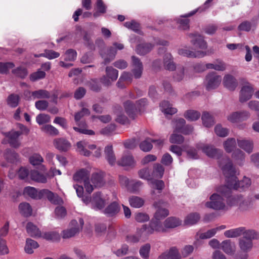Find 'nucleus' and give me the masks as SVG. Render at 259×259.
I'll use <instances>...</instances> for the list:
<instances>
[{
  "label": "nucleus",
  "mask_w": 259,
  "mask_h": 259,
  "mask_svg": "<svg viewBox=\"0 0 259 259\" xmlns=\"http://www.w3.org/2000/svg\"><path fill=\"white\" fill-rule=\"evenodd\" d=\"M219 164L226 178L227 186L230 190L232 189L244 190L251 185V180L246 177H244L241 181H237V171L230 158L223 157L220 159Z\"/></svg>",
  "instance_id": "obj_1"
},
{
  "label": "nucleus",
  "mask_w": 259,
  "mask_h": 259,
  "mask_svg": "<svg viewBox=\"0 0 259 259\" xmlns=\"http://www.w3.org/2000/svg\"><path fill=\"white\" fill-rule=\"evenodd\" d=\"M230 193V190L227 185L218 187L217 193L212 194L209 197V201L205 203V206L215 210H227L228 207L224 197H228Z\"/></svg>",
  "instance_id": "obj_2"
},
{
  "label": "nucleus",
  "mask_w": 259,
  "mask_h": 259,
  "mask_svg": "<svg viewBox=\"0 0 259 259\" xmlns=\"http://www.w3.org/2000/svg\"><path fill=\"white\" fill-rule=\"evenodd\" d=\"M23 193L24 195L35 199L47 198L50 202L54 204H61L63 202L62 199L57 194L48 189H44L38 191L36 188L29 186L24 188Z\"/></svg>",
  "instance_id": "obj_3"
},
{
  "label": "nucleus",
  "mask_w": 259,
  "mask_h": 259,
  "mask_svg": "<svg viewBox=\"0 0 259 259\" xmlns=\"http://www.w3.org/2000/svg\"><path fill=\"white\" fill-rule=\"evenodd\" d=\"M147 104V99H141L136 102V105H134L133 102L127 100L123 103V106L128 116L132 119H134L138 111H141L142 108L144 107Z\"/></svg>",
  "instance_id": "obj_4"
},
{
  "label": "nucleus",
  "mask_w": 259,
  "mask_h": 259,
  "mask_svg": "<svg viewBox=\"0 0 259 259\" xmlns=\"http://www.w3.org/2000/svg\"><path fill=\"white\" fill-rule=\"evenodd\" d=\"M82 200L86 205H90L91 207L95 210H100L105 205V199L101 192L94 194L92 198L85 196L82 198Z\"/></svg>",
  "instance_id": "obj_5"
},
{
  "label": "nucleus",
  "mask_w": 259,
  "mask_h": 259,
  "mask_svg": "<svg viewBox=\"0 0 259 259\" xmlns=\"http://www.w3.org/2000/svg\"><path fill=\"white\" fill-rule=\"evenodd\" d=\"M140 231H142V233H143V234L147 235L148 237L155 232H165L166 228L164 226H163L159 220H156L154 218L150 221L148 225H143Z\"/></svg>",
  "instance_id": "obj_6"
},
{
  "label": "nucleus",
  "mask_w": 259,
  "mask_h": 259,
  "mask_svg": "<svg viewBox=\"0 0 259 259\" xmlns=\"http://www.w3.org/2000/svg\"><path fill=\"white\" fill-rule=\"evenodd\" d=\"M5 139L3 143L8 142L12 147L17 148L21 145L19 137L22 134L21 131H15L12 130L9 132L3 133Z\"/></svg>",
  "instance_id": "obj_7"
},
{
  "label": "nucleus",
  "mask_w": 259,
  "mask_h": 259,
  "mask_svg": "<svg viewBox=\"0 0 259 259\" xmlns=\"http://www.w3.org/2000/svg\"><path fill=\"white\" fill-rule=\"evenodd\" d=\"M84 224L83 219H79V224L76 220H72L69 225V227L63 230L62 232V237L63 238H69L73 237L82 229Z\"/></svg>",
  "instance_id": "obj_8"
},
{
  "label": "nucleus",
  "mask_w": 259,
  "mask_h": 259,
  "mask_svg": "<svg viewBox=\"0 0 259 259\" xmlns=\"http://www.w3.org/2000/svg\"><path fill=\"white\" fill-rule=\"evenodd\" d=\"M221 81V76L218 75L215 72H211L206 76L204 83L207 90L209 91L217 88Z\"/></svg>",
  "instance_id": "obj_9"
},
{
  "label": "nucleus",
  "mask_w": 259,
  "mask_h": 259,
  "mask_svg": "<svg viewBox=\"0 0 259 259\" xmlns=\"http://www.w3.org/2000/svg\"><path fill=\"white\" fill-rule=\"evenodd\" d=\"M197 148L201 150L207 156L211 158L220 159V157L223 154V151L211 145L198 144L197 145Z\"/></svg>",
  "instance_id": "obj_10"
},
{
  "label": "nucleus",
  "mask_w": 259,
  "mask_h": 259,
  "mask_svg": "<svg viewBox=\"0 0 259 259\" xmlns=\"http://www.w3.org/2000/svg\"><path fill=\"white\" fill-rule=\"evenodd\" d=\"M106 75L101 78V82L104 85L108 86L111 82L115 81L118 76V71L112 66H107L105 69Z\"/></svg>",
  "instance_id": "obj_11"
},
{
  "label": "nucleus",
  "mask_w": 259,
  "mask_h": 259,
  "mask_svg": "<svg viewBox=\"0 0 259 259\" xmlns=\"http://www.w3.org/2000/svg\"><path fill=\"white\" fill-rule=\"evenodd\" d=\"M239 247L242 253H238L235 255L236 259H247L248 254L247 252L250 250L252 247V241L250 240L240 239L239 243Z\"/></svg>",
  "instance_id": "obj_12"
},
{
  "label": "nucleus",
  "mask_w": 259,
  "mask_h": 259,
  "mask_svg": "<svg viewBox=\"0 0 259 259\" xmlns=\"http://www.w3.org/2000/svg\"><path fill=\"white\" fill-rule=\"evenodd\" d=\"M76 151L85 156H89L91 154L90 150L96 149V145L91 144L85 140L78 142L76 143Z\"/></svg>",
  "instance_id": "obj_13"
},
{
  "label": "nucleus",
  "mask_w": 259,
  "mask_h": 259,
  "mask_svg": "<svg viewBox=\"0 0 259 259\" xmlns=\"http://www.w3.org/2000/svg\"><path fill=\"white\" fill-rule=\"evenodd\" d=\"M252 86L249 83L244 85L240 91L239 101L240 102H245L249 100L253 93Z\"/></svg>",
  "instance_id": "obj_14"
},
{
  "label": "nucleus",
  "mask_w": 259,
  "mask_h": 259,
  "mask_svg": "<svg viewBox=\"0 0 259 259\" xmlns=\"http://www.w3.org/2000/svg\"><path fill=\"white\" fill-rule=\"evenodd\" d=\"M24 95L29 100L48 99L50 97V94L49 92L45 90H39L32 92L26 91L25 92Z\"/></svg>",
  "instance_id": "obj_15"
},
{
  "label": "nucleus",
  "mask_w": 259,
  "mask_h": 259,
  "mask_svg": "<svg viewBox=\"0 0 259 259\" xmlns=\"http://www.w3.org/2000/svg\"><path fill=\"white\" fill-rule=\"evenodd\" d=\"M166 203L162 201L156 202L154 203V206L157 208V210L155 213L154 217L156 220H162L167 217L169 214L168 210L162 207V206H165Z\"/></svg>",
  "instance_id": "obj_16"
},
{
  "label": "nucleus",
  "mask_w": 259,
  "mask_h": 259,
  "mask_svg": "<svg viewBox=\"0 0 259 259\" xmlns=\"http://www.w3.org/2000/svg\"><path fill=\"white\" fill-rule=\"evenodd\" d=\"M142 227L137 229L135 234H130L126 236L125 240L127 242L131 244H135L139 242L140 240L144 241L148 237L147 235L142 233L141 230Z\"/></svg>",
  "instance_id": "obj_17"
},
{
  "label": "nucleus",
  "mask_w": 259,
  "mask_h": 259,
  "mask_svg": "<svg viewBox=\"0 0 259 259\" xmlns=\"http://www.w3.org/2000/svg\"><path fill=\"white\" fill-rule=\"evenodd\" d=\"M132 72L133 75L136 78H139L141 77L143 68L142 63L139 59V58L136 57L135 56H133L132 57Z\"/></svg>",
  "instance_id": "obj_18"
},
{
  "label": "nucleus",
  "mask_w": 259,
  "mask_h": 259,
  "mask_svg": "<svg viewBox=\"0 0 259 259\" xmlns=\"http://www.w3.org/2000/svg\"><path fill=\"white\" fill-rule=\"evenodd\" d=\"M90 172V169L89 168L80 169L74 174L73 179L76 182H84L89 180Z\"/></svg>",
  "instance_id": "obj_19"
},
{
  "label": "nucleus",
  "mask_w": 259,
  "mask_h": 259,
  "mask_svg": "<svg viewBox=\"0 0 259 259\" xmlns=\"http://www.w3.org/2000/svg\"><path fill=\"white\" fill-rule=\"evenodd\" d=\"M117 163L119 165L124 167H133L135 165V161L133 156L127 153H124Z\"/></svg>",
  "instance_id": "obj_20"
},
{
  "label": "nucleus",
  "mask_w": 259,
  "mask_h": 259,
  "mask_svg": "<svg viewBox=\"0 0 259 259\" xmlns=\"http://www.w3.org/2000/svg\"><path fill=\"white\" fill-rule=\"evenodd\" d=\"M190 36L192 38L191 43L195 48L202 50L206 49V43L202 36L197 34H190Z\"/></svg>",
  "instance_id": "obj_21"
},
{
  "label": "nucleus",
  "mask_w": 259,
  "mask_h": 259,
  "mask_svg": "<svg viewBox=\"0 0 259 259\" xmlns=\"http://www.w3.org/2000/svg\"><path fill=\"white\" fill-rule=\"evenodd\" d=\"M179 55L188 57L201 58L206 55V53L202 51L193 52L187 48H182L179 50Z\"/></svg>",
  "instance_id": "obj_22"
},
{
  "label": "nucleus",
  "mask_w": 259,
  "mask_h": 259,
  "mask_svg": "<svg viewBox=\"0 0 259 259\" xmlns=\"http://www.w3.org/2000/svg\"><path fill=\"white\" fill-rule=\"evenodd\" d=\"M54 146L59 150L66 151L71 147L70 143L64 138H57L54 141Z\"/></svg>",
  "instance_id": "obj_23"
},
{
  "label": "nucleus",
  "mask_w": 259,
  "mask_h": 259,
  "mask_svg": "<svg viewBox=\"0 0 259 259\" xmlns=\"http://www.w3.org/2000/svg\"><path fill=\"white\" fill-rule=\"evenodd\" d=\"M47 174L40 173L36 170H31L30 172L31 180L39 183H46L47 182Z\"/></svg>",
  "instance_id": "obj_24"
},
{
  "label": "nucleus",
  "mask_w": 259,
  "mask_h": 259,
  "mask_svg": "<svg viewBox=\"0 0 259 259\" xmlns=\"http://www.w3.org/2000/svg\"><path fill=\"white\" fill-rule=\"evenodd\" d=\"M222 250L227 254L233 255L236 250V245L234 242L230 240L223 241L221 244Z\"/></svg>",
  "instance_id": "obj_25"
},
{
  "label": "nucleus",
  "mask_w": 259,
  "mask_h": 259,
  "mask_svg": "<svg viewBox=\"0 0 259 259\" xmlns=\"http://www.w3.org/2000/svg\"><path fill=\"white\" fill-rule=\"evenodd\" d=\"M257 22V19H253L251 22L244 21L238 26V30L244 31H249L251 30H253L256 28Z\"/></svg>",
  "instance_id": "obj_26"
},
{
  "label": "nucleus",
  "mask_w": 259,
  "mask_h": 259,
  "mask_svg": "<svg viewBox=\"0 0 259 259\" xmlns=\"http://www.w3.org/2000/svg\"><path fill=\"white\" fill-rule=\"evenodd\" d=\"M238 146L248 153L252 152L253 143L252 141L247 139H237Z\"/></svg>",
  "instance_id": "obj_27"
},
{
  "label": "nucleus",
  "mask_w": 259,
  "mask_h": 259,
  "mask_svg": "<svg viewBox=\"0 0 259 259\" xmlns=\"http://www.w3.org/2000/svg\"><path fill=\"white\" fill-rule=\"evenodd\" d=\"M223 82L224 86L231 91L234 90L237 84L235 78L230 74L225 75Z\"/></svg>",
  "instance_id": "obj_28"
},
{
  "label": "nucleus",
  "mask_w": 259,
  "mask_h": 259,
  "mask_svg": "<svg viewBox=\"0 0 259 259\" xmlns=\"http://www.w3.org/2000/svg\"><path fill=\"white\" fill-rule=\"evenodd\" d=\"M91 182L95 187L103 186L105 184L103 173L100 172L93 174L91 177Z\"/></svg>",
  "instance_id": "obj_29"
},
{
  "label": "nucleus",
  "mask_w": 259,
  "mask_h": 259,
  "mask_svg": "<svg viewBox=\"0 0 259 259\" xmlns=\"http://www.w3.org/2000/svg\"><path fill=\"white\" fill-rule=\"evenodd\" d=\"M117 53V50L113 45L107 51V53H101V56L104 59V63L108 64L113 60Z\"/></svg>",
  "instance_id": "obj_30"
},
{
  "label": "nucleus",
  "mask_w": 259,
  "mask_h": 259,
  "mask_svg": "<svg viewBox=\"0 0 259 259\" xmlns=\"http://www.w3.org/2000/svg\"><path fill=\"white\" fill-rule=\"evenodd\" d=\"M149 185L152 188L151 194L154 195L155 194V190H157L159 193H161V190L164 187V183L162 180H152L149 182Z\"/></svg>",
  "instance_id": "obj_31"
},
{
  "label": "nucleus",
  "mask_w": 259,
  "mask_h": 259,
  "mask_svg": "<svg viewBox=\"0 0 259 259\" xmlns=\"http://www.w3.org/2000/svg\"><path fill=\"white\" fill-rule=\"evenodd\" d=\"M162 112L165 115H173L177 112V109L172 107L168 101H163L160 104Z\"/></svg>",
  "instance_id": "obj_32"
},
{
  "label": "nucleus",
  "mask_w": 259,
  "mask_h": 259,
  "mask_svg": "<svg viewBox=\"0 0 259 259\" xmlns=\"http://www.w3.org/2000/svg\"><path fill=\"white\" fill-rule=\"evenodd\" d=\"M27 233L31 237L38 238L41 237V233L39 229L33 223L29 222L26 226Z\"/></svg>",
  "instance_id": "obj_33"
},
{
  "label": "nucleus",
  "mask_w": 259,
  "mask_h": 259,
  "mask_svg": "<svg viewBox=\"0 0 259 259\" xmlns=\"http://www.w3.org/2000/svg\"><path fill=\"white\" fill-rule=\"evenodd\" d=\"M105 154L106 159L109 163L111 165L115 164L116 162V158L112 145H108L105 148Z\"/></svg>",
  "instance_id": "obj_34"
},
{
  "label": "nucleus",
  "mask_w": 259,
  "mask_h": 259,
  "mask_svg": "<svg viewBox=\"0 0 259 259\" xmlns=\"http://www.w3.org/2000/svg\"><path fill=\"white\" fill-rule=\"evenodd\" d=\"M232 157L236 163L241 165L245 160V154L241 150L236 149L233 152Z\"/></svg>",
  "instance_id": "obj_35"
},
{
  "label": "nucleus",
  "mask_w": 259,
  "mask_h": 259,
  "mask_svg": "<svg viewBox=\"0 0 259 259\" xmlns=\"http://www.w3.org/2000/svg\"><path fill=\"white\" fill-rule=\"evenodd\" d=\"M132 80V75L128 72L124 71L120 76L117 82V86L120 88H124V84H121L122 82H126L127 83L131 82Z\"/></svg>",
  "instance_id": "obj_36"
},
{
  "label": "nucleus",
  "mask_w": 259,
  "mask_h": 259,
  "mask_svg": "<svg viewBox=\"0 0 259 259\" xmlns=\"http://www.w3.org/2000/svg\"><path fill=\"white\" fill-rule=\"evenodd\" d=\"M181 223L182 221L179 219L169 217L165 220L164 225L165 228H174L180 226Z\"/></svg>",
  "instance_id": "obj_37"
},
{
  "label": "nucleus",
  "mask_w": 259,
  "mask_h": 259,
  "mask_svg": "<svg viewBox=\"0 0 259 259\" xmlns=\"http://www.w3.org/2000/svg\"><path fill=\"white\" fill-rule=\"evenodd\" d=\"M38 247L39 245L36 241L31 239L28 238L26 240L24 250L27 253L32 254L33 253V249H36Z\"/></svg>",
  "instance_id": "obj_38"
},
{
  "label": "nucleus",
  "mask_w": 259,
  "mask_h": 259,
  "mask_svg": "<svg viewBox=\"0 0 259 259\" xmlns=\"http://www.w3.org/2000/svg\"><path fill=\"white\" fill-rule=\"evenodd\" d=\"M244 230V227H239L227 230L224 232V235L227 238L237 237L242 235Z\"/></svg>",
  "instance_id": "obj_39"
},
{
  "label": "nucleus",
  "mask_w": 259,
  "mask_h": 259,
  "mask_svg": "<svg viewBox=\"0 0 259 259\" xmlns=\"http://www.w3.org/2000/svg\"><path fill=\"white\" fill-rule=\"evenodd\" d=\"M120 209L119 204L114 202L109 205L104 210V213L109 216H112L117 213Z\"/></svg>",
  "instance_id": "obj_40"
},
{
  "label": "nucleus",
  "mask_w": 259,
  "mask_h": 259,
  "mask_svg": "<svg viewBox=\"0 0 259 259\" xmlns=\"http://www.w3.org/2000/svg\"><path fill=\"white\" fill-rule=\"evenodd\" d=\"M128 201L131 206L135 208L141 207L145 202L143 198L136 196H133L130 197Z\"/></svg>",
  "instance_id": "obj_41"
},
{
  "label": "nucleus",
  "mask_w": 259,
  "mask_h": 259,
  "mask_svg": "<svg viewBox=\"0 0 259 259\" xmlns=\"http://www.w3.org/2000/svg\"><path fill=\"white\" fill-rule=\"evenodd\" d=\"M236 146V140L233 138L227 139L223 143L224 148L227 153H231Z\"/></svg>",
  "instance_id": "obj_42"
},
{
  "label": "nucleus",
  "mask_w": 259,
  "mask_h": 259,
  "mask_svg": "<svg viewBox=\"0 0 259 259\" xmlns=\"http://www.w3.org/2000/svg\"><path fill=\"white\" fill-rule=\"evenodd\" d=\"M200 219L199 214L197 213H192L188 214L185 218L184 223L186 225H193L196 224Z\"/></svg>",
  "instance_id": "obj_43"
},
{
  "label": "nucleus",
  "mask_w": 259,
  "mask_h": 259,
  "mask_svg": "<svg viewBox=\"0 0 259 259\" xmlns=\"http://www.w3.org/2000/svg\"><path fill=\"white\" fill-rule=\"evenodd\" d=\"M203 125L206 127L212 126L214 123V119L212 116L208 112H203L201 117Z\"/></svg>",
  "instance_id": "obj_44"
},
{
  "label": "nucleus",
  "mask_w": 259,
  "mask_h": 259,
  "mask_svg": "<svg viewBox=\"0 0 259 259\" xmlns=\"http://www.w3.org/2000/svg\"><path fill=\"white\" fill-rule=\"evenodd\" d=\"M20 212L25 217H28L32 214V208L28 203H21L19 206Z\"/></svg>",
  "instance_id": "obj_45"
},
{
  "label": "nucleus",
  "mask_w": 259,
  "mask_h": 259,
  "mask_svg": "<svg viewBox=\"0 0 259 259\" xmlns=\"http://www.w3.org/2000/svg\"><path fill=\"white\" fill-rule=\"evenodd\" d=\"M41 237L52 241H58L60 238L59 233L56 231H50L41 234Z\"/></svg>",
  "instance_id": "obj_46"
},
{
  "label": "nucleus",
  "mask_w": 259,
  "mask_h": 259,
  "mask_svg": "<svg viewBox=\"0 0 259 259\" xmlns=\"http://www.w3.org/2000/svg\"><path fill=\"white\" fill-rule=\"evenodd\" d=\"M163 63L166 69L173 70L176 68L175 64L172 60V56L170 54H166L165 55Z\"/></svg>",
  "instance_id": "obj_47"
},
{
  "label": "nucleus",
  "mask_w": 259,
  "mask_h": 259,
  "mask_svg": "<svg viewBox=\"0 0 259 259\" xmlns=\"http://www.w3.org/2000/svg\"><path fill=\"white\" fill-rule=\"evenodd\" d=\"M164 171V167L159 163L155 164L153 166V170L152 173V177L161 178Z\"/></svg>",
  "instance_id": "obj_48"
},
{
  "label": "nucleus",
  "mask_w": 259,
  "mask_h": 259,
  "mask_svg": "<svg viewBox=\"0 0 259 259\" xmlns=\"http://www.w3.org/2000/svg\"><path fill=\"white\" fill-rule=\"evenodd\" d=\"M152 48L153 46L150 44H141L137 46L136 52L140 55H144L149 52Z\"/></svg>",
  "instance_id": "obj_49"
},
{
  "label": "nucleus",
  "mask_w": 259,
  "mask_h": 259,
  "mask_svg": "<svg viewBox=\"0 0 259 259\" xmlns=\"http://www.w3.org/2000/svg\"><path fill=\"white\" fill-rule=\"evenodd\" d=\"M97 11L93 14L94 17L96 18L100 15V14H104L106 12V6L102 0H97L96 3Z\"/></svg>",
  "instance_id": "obj_50"
},
{
  "label": "nucleus",
  "mask_w": 259,
  "mask_h": 259,
  "mask_svg": "<svg viewBox=\"0 0 259 259\" xmlns=\"http://www.w3.org/2000/svg\"><path fill=\"white\" fill-rule=\"evenodd\" d=\"M242 235L243 237L241 239L250 240L251 241L252 239H257L259 237L258 234L255 231L251 230H246L245 228Z\"/></svg>",
  "instance_id": "obj_51"
},
{
  "label": "nucleus",
  "mask_w": 259,
  "mask_h": 259,
  "mask_svg": "<svg viewBox=\"0 0 259 259\" xmlns=\"http://www.w3.org/2000/svg\"><path fill=\"white\" fill-rule=\"evenodd\" d=\"M29 161L33 166L39 165L44 162V158L38 153H34L29 158Z\"/></svg>",
  "instance_id": "obj_52"
},
{
  "label": "nucleus",
  "mask_w": 259,
  "mask_h": 259,
  "mask_svg": "<svg viewBox=\"0 0 259 259\" xmlns=\"http://www.w3.org/2000/svg\"><path fill=\"white\" fill-rule=\"evenodd\" d=\"M184 117L190 121H195L198 119L200 116V113L195 110H188L184 113Z\"/></svg>",
  "instance_id": "obj_53"
},
{
  "label": "nucleus",
  "mask_w": 259,
  "mask_h": 259,
  "mask_svg": "<svg viewBox=\"0 0 259 259\" xmlns=\"http://www.w3.org/2000/svg\"><path fill=\"white\" fill-rule=\"evenodd\" d=\"M80 106L82 107L81 110L76 113L74 116V119L77 123H78L84 116L89 115L90 114L89 110L85 107L83 103L80 104Z\"/></svg>",
  "instance_id": "obj_54"
},
{
  "label": "nucleus",
  "mask_w": 259,
  "mask_h": 259,
  "mask_svg": "<svg viewBox=\"0 0 259 259\" xmlns=\"http://www.w3.org/2000/svg\"><path fill=\"white\" fill-rule=\"evenodd\" d=\"M18 154L11 150L8 149L5 154V157L6 160L10 163H14L17 160Z\"/></svg>",
  "instance_id": "obj_55"
},
{
  "label": "nucleus",
  "mask_w": 259,
  "mask_h": 259,
  "mask_svg": "<svg viewBox=\"0 0 259 259\" xmlns=\"http://www.w3.org/2000/svg\"><path fill=\"white\" fill-rule=\"evenodd\" d=\"M60 54L53 50H45V52L43 54L39 55H35L36 57H39L41 56L45 57L49 59H53L59 57Z\"/></svg>",
  "instance_id": "obj_56"
},
{
  "label": "nucleus",
  "mask_w": 259,
  "mask_h": 259,
  "mask_svg": "<svg viewBox=\"0 0 259 259\" xmlns=\"http://www.w3.org/2000/svg\"><path fill=\"white\" fill-rule=\"evenodd\" d=\"M151 246L148 243L142 246L139 251L141 256L143 259H148L149 257V253L150 251Z\"/></svg>",
  "instance_id": "obj_57"
},
{
  "label": "nucleus",
  "mask_w": 259,
  "mask_h": 259,
  "mask_svg": "<svg viewBox=\"0 0 259 259\" xmlns=\"http://www.w3.org/2000/svg\"><path fill=\"white\" fill-rule=\"evenodd\" d=\"M7 104L12 107H16L19 103V97L15 94H11L7 98Z\"/></svg>",
  "instance_id": "obj_58"
},
{
  "label": "nucleus",
  "mask_w": 259,
  "mask_h": 259,
  "mask_svg": "<svg viewBox=\"0 0 259 259\" xmlns=\"http://www.w3.org/2000/svg\"><path fill=\"white\" fill-rule=\"evenodd\" d=\"M241 196L242 195H240L228 197L227 200V205L230 206H238Z\"/></svg>",
  "instance_id": "obj_59"
},
{
  "label": "nucleus",
  "mask_w": 259,
  "mask_h": 259,
  "mask_svg": "<svg viewBox=\"0 0 259 259\" xmlns=\"http://www.w3.org/2000/svg\"><path fill=\"white\" fill-rule=\"evenodd\" d=\"M215 234V230L211 229L207 231L206 232L202 233L199 232L197 233L196 236L200 239H208L213 237Z\"/></svg>",
  "instance_id": "obj_60"
},
{
  "label": "nucleus",
  "mask_w": 259,
  "mask_h": 259,
  "mask_svg": "<svg viewBox=\"0 0 259 259\" xmlns=\"http://www.w3.org/2000/svg\"><path fill=\"white\" fill-rule=\"evenodd\" d=\"M41 130L44 132L51 135L56 136L59 134L58 130L52 125H45L41 127Z\"/></svg>",
  "instance_id": "obj_61"
},
{
  "label": "nucleus",
  "mask_w": 259,
  "mask_h": 259,
  "mask_svg": "<svg viewBox=\"0 0 259 259\" xmlns=\"http://www.w3.org/2000/svg\"><path fill=\"white\" fill-rule=\"evenodd\" d=\"M178 132L174 131V133L170 136L169 141L171 143L181 144L184 141V137L179 134Z\"/></svg>",
  "instance_id": "obj_62"
},
{
  "label": "nucleus",
  "mask_w": 259,
  "mask_h": 259,
  "mask_svg": "<svg viewBox=\"0 0 259 259\" xmlns=\"http://www.w3.org/2000/svg\"><path fill=\"white\" fill-rule=\"evenodd\" d=\"M14 66V64L11 62H0V73H7Z\"/></svg>",
  "instance_id": "obj_63"
},
{
  "label": "nucleus",
  "mask_w": 259,
  "mask_h": 259,
  "mask_svg": "<svg viewBox=\"0 0 259 259\" xmlns=\"http://www.w3.org/2000/svg\"><path fill=\"white\" fill-rule=\"evenodd\" d=\"M169 259H182L178 249L175 247H171L168 252Z\"/></svg>",
  "instance_id": "obj_64"
}]
</instances>
